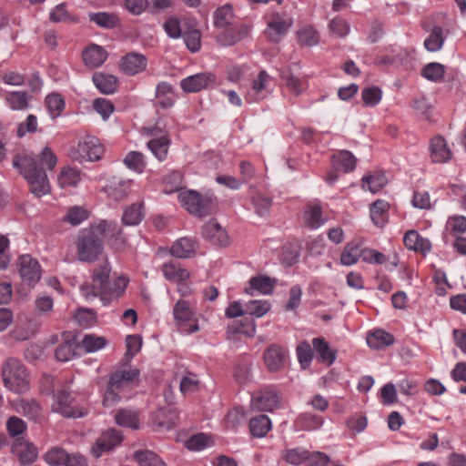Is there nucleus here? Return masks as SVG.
<instances>
[{
  "label": "nucleus",
  "instance_id": "25",
  "mask_svg": "<svg viewBox=\"0 0 466 466\" xmlns=\"http://www.w3.org/2000/svg\"><path fill=\"white\" fill-rule=\"evenodd\" d=\"M139 374L137 369L119 370L113 372L108 383L111 387H116L121 390L136 380Z\"/></svg>",
  "mask_w": 466,
  "mask_h": 466
},
{
  "label": "nucleus",
  "instance_id": "9",
  "mask_svg": "<svg viewBox=\"0 0 466 466\" xmlns=\"http://www.w3.org/2000/svg\"><path fill=\"white\" fill-rule=\"evenodd\" d=\"M18 272L22 280L28 286H35L41 279L39 262L29 254L19 257L17 261Z\"/></svg>",
  "mask_w": 466,
  "mask_h": 466
},
{
  "label": "nucleus",
  "instance_id": "56",
  "mask_svg": "<svg viewBox=\"0 0 466 466\" xmlns=\"http://www.w3.org/2000/svg\"><path fill=\"white\" fill-rule=\"evenodd\" d=\"M46 103L53 118L60 116L65 108V100L59 94H50L46 97Z\"/></svg>",
  "mask_w": 466,
  "mask_h": 466
},
{
  "label": "nucleus",
  "instance_id": "19",
  "mask_svg": "<svg viewBox=\"0 0 466 466\" xmlns=\"http://www.w3.org/2000/svg\"><path fill=\"white\" fill-rule=\"evenodd\" d=\"M198 248V242L190 238H181L175 241L170 248V254L178 258L193 257Z\"/></svg>",
  "mask_w": 466,
  "mask_h": 466
},
{
  "label": "nucleus",
  "instance_id": "52",
  "mask_svg": "<svg viewBox=\"0 0 466 466\" xmlns=\"http://www.w3.org/2000/svg\"><path fill=\"white\" fill-rule=\"evenodd\" d=\"M89 18L90 21L106 28H114L119 22L118 17L116 15L105 12L90 14Z\"/></svg>",
  "mask_w": 466,
  "mask_h": 466
},
{
  "label": "nucleus",
  "instance_id": "17",
  "mask_svg": "<svg viewBox=\"0 0 466 466\" xmlns=\"http://www.w3.org/2000/svg\"><path fill=\"white\" fill-rule=\"evenodd\" d=\"M217 35V41L223 46H233L242 40L248 34V28L237 25L235 23L226 28H221Z\"/></svg>",
  "mask_w": 466,
  "mask_h": 466
},
{
  "label": "nucleus",
  "instance_id": "10",
  "mask_svg": "<svg viewBox=\"0 0 466 466\" xmlns=\"http://www.w3.org/2000/svg\"><path fill=\"white\" fill-rule=\"evenodd\" d=\"M123 441L122 432L116 429H109L103 432L96 440L91 449L92 454L96 458H99L103 452L108 451L119 445Z\"/></svg>",
  "mask_w": 466,
  "mask_h": 466
},
{
  "label": "nucleus",
  "instance_id": "40",
  "mask_svg": "<svg viewBox=\"0 0 466 466\" xmlns=\"http://www.w3.org/2000/svg\"><path fill=\"white\" fill-rule=\"evenodd\" d=\"M133 458L139 466H166L155 452L148 450L136 451L133 453Z\"/></svg>",
  "mask_w": 466,
  "mask_h": 466
},
{
  "label": "nucleus",
  "instance_id": "34",
  "mask_svg": "<svg viewBox=\"0 0 466 466\" xmlns=\"http://www.w3.org/2000/svg\"><path fill=\"white\" fill-rule=\"evenodd\" d=\"M389 208V203L380 199L371 205L370 218L377 227L382 228L386 224Z\"/></svg>",
  "mask_w": 466,
  "mask_h": 466
},
{
  "label": "nucleus",
  "instance_id": "28",
  "mask_svg": "<svg viewBox=\"0 0 466 466\" xmlns=\"http://www.w3.org/2000/svg\"><path fill=\"white\" fill-rule=\"evenodd\" d=\"M363 256V250L360 244L357 241H351L346 244L340 255V263L344 266H351L359 261Z\"/></svg>",
  "mask_w": 466,
  "mask_h": 466
},
{
  "label": "nucleus",
  "instance_id": "23",
  "mask_svg": "<svg viewBox=\"0 0 466 466\" xmlns=\"http://www.w3.org/2000/svg\"><path fill=\"white\" fill-rule=\"evenodd\" d=\"M156 106L163 109L172 107L176 100L172 86L167 82L158 83L156 88Z\"/></svg>",
  "mask_w": 466,
  "mask_h": 466
},
{
  "label": "nucleus",
  "instance_id": "57",
  "mask_svg": "<svg viewBox=\"0 0 466 466\" xmlns=\"http://www.w3.org/2000/svg\"><path fill=\"white\" fill-rule=\"evenodd\" d=\"M86 218V211L78 206H75L67 210L66 214L63 218V221L67 222L72 226H77Z\"/></svg>",
  "mask_w": 466,
  "mask_h": 466
},
{
  "label": "nucleus",
  "instance_id": "36",
  "mask_svg": "<svg viewBox=\"0 0 466 466\" xmlns=\"http://www.w3.org/2000/svg\"><path fill=\"white\" fill-rule=\"evenodd\" d=\"M173 315L177 326L181 328L186 322L191 320L193 311L187 301L179 299L173 308Z\"/></svg>",
  "mask_w": 466,
  "mask_h": 466
},
{
  "label": "nucleus",
  "instance_id": "31",
  "mask_svg": "<svg viewBox=\"0 0 466 466\" xmlns=\"http://www.w3.org/2000/svg\"><path fill=\"white\" fill-rule=\"evenodd\" d=\"M131 180H119L111 182L105 187L106 193L116 201L123 200L130 192Z\"/></svg>",
  "mask_w": 466,
  "mask_h": 466
},
{
  "label": "nucleus",
  "instance_id": "47",
  "mask_svg": "<svg viewBox=\"0 0 466 466\" xmlns=\"http://www.w3.org/2000/svg\"><path fill=\"white\" fill-rule=\"evenodd\" d=\"M298 41L301 46H313L319 42L318 32L310 25L304 26L297 32Z\"/></svg>",
  "mask_w": 466,
  "mask_h": 466
},
{
  "label": "nucleus",
  "instance_id": "22",
  "mask_svg": "<svg viewBox=\"0 0 466 466\" xmlns=\"http://www.w3.org/2000/svg\"><path fill=\"white\" fill-rule=\"evenodd\" d=\"M248 283L249 286L245 289V292L251 296H254L256 292L269 295L275 287V279L261 275L251 278Z\"/></svg>",
  "mask_w": 466,
  "mask_h": 466
},
{
  "label": "nucleus",
  "instance_id": "55",
  "mask_svg": "<svg viewBox=\"0 0 466 466\" xmlns=\"http://www.w3.org/2000/svg\"><path fill=\"white\" fill-rule=\"evenodd\" d=\"M81 293L87 300L94 299L100 296L102 300H105L107 296V290L100 289V285L96 283H85L80 287Z\"/></svg>",
  "mask_w": 466,
  "mask_h": 466
},
{
  "label": "nucleus",
  "instance_id": "53",
  "mask_svg": "<svg viewBox=\"0 0 466 466\" xmlns=\"http://www.w3.org/2000/svg\"><path fill=\"white\" fill-rule=\"evenodd\" d=\"M445 70L443 65L435 62L426 65L421 71V75L425 78L433 82L441 81L443 78Z\"/></svg>",
  "mask_w": 466,
  "mask_h": 466
},
{
  "label": "nucleus",
  "instance_id": "27",
  "mask_svg": "<svg viewBox=\"0 0 466 466\" xmlns=\"http://www.w3.org/2000/svg\"><path fill=\"white\" fill-rule=\"evenodd\" d=\"M164 277L173 282L187 280L190 274L187 269L183 268L177 262H167L162 266Z\"/></svg>",
  "mask_w": 466,
  "mask_h": 466
},
{
  "label": "nucleus",
  "instance_id": "4",
  "mask_svg": "<svg viewBox=\"0 0 466 466\" xmlns=\"http://www.w3.org/2000/svg\"><path fill=\"white\" fill-rule=\"evenodd\" d=\"M178 198L189 213L198 217L211 215L216 210L217 204L215 199L202 197L193 190L180 192Z\"/></svg>",
  "mask_w": 466,
  "mask_h": 466
},
{
  "label": "nucleus",
  "instance_id": "45",
  "mask_svg": "<svg viewBox=\"0 0 466 466\" xmlns=\"http://www.w3.org/2000/svg\"><path fill=\"white\" fill-rule=\"evenodd\" d=\"M444 44L443 30L441 26H434L430 35L424 41L425 48L430 52L439 51Z\"/></svg>",
  "mask_w": 466,
  "mask_h": 466
},
{
  "label": "nucleus",
  "instance_id": "15",
  "mask_svg": "<svg viewBox=\"0 0 466 466\" xmlns=\"http://www.w3.org/2000/svg\"><path fill=\"white\" fill-rule=\"evenodd\" d=\"M269 81L270 76L266 71L259 72L258 77L253 80L251 88L247 92L246 100L252 103L266 98L269 93L268 89Z\"/></svg>",
  "mask_w": 466,
  "mask_h": 466
},
{
  "label": "nucleus",
  "instance_id": "30",
  "mask_svg": "<svg viewBox=\"0 0 466 466\" xmlns=\"http://www.w3.org/2000/svg\"><path fill=\"white\" fill-rule=\"evenodd\" d=\"M271 430V421L267 415H258L249 420V431L255 438H263Z\"/></svg>",
  "mask_w": 466,
  "mask_h": 466
},
{
  "label": "nucleus",
  "instance_id": "37",
  "mask_svg": "<svg viewBox=\"0 0 466 466\" xmlns=\"http://www.w3.org/2000/svg\"><path fill=\"white\" fill-rule=\"evenodd\" d=\"M304 220L309 228L312 229L319 228L325 222L321 207L318 204L309 205L304 212Z\"/></svg>",
  "mask_w": 466,
  "mask_h": 466
},
{
  "label": "nucleus",
  "instance_id": "13",
  "mask_svg": "<svg viewBox=\"0 0 466 466\" xmlns=\"http://www.w3.org/2000/svg\"><path fill=\"white\" fill-rule=\"evenodd\" d=\"M287 87L294 95H300L307 88V81L298 65H292L281 73Z\"/></svg>",
  "mask_w": 466,
  "mask_h": 466
},
{
  "label": "nucleus",
  "instance_id": "59",
  "mask_svg": "<svg viewBox=\"0 0 466 466\" xmlns=\"http://www.w3.org/2000/svg\"><path fill=\"white\" fill-rule=\"evenodd\" d=\"M270 309V304L266 300H250L246 304V313L260 318Z\"/></svg>",
  "mask_w": 466,
  "mask_h": 466
},
{
  "label": "nucleus",
  "instance_id": "7",
  "mask_svg": "<svg viewBox=\"0 0 466 466\" xmlns=\"http://www.w3.org/2000/svg\"><path fill=\"white\" fill-rule=\"evenodd\" d=\"M52 410L67 418H81L86 414L66 390H58L54 394Z\"/></svg>",
  "mask_w": 466,
  "mask_h": 466
},
{
  "label": "nucleus",
  "instance_id": "43",
  "mask_svg": "<svg viewBox=\"0 0 466 466\" xmlns=\"http://www.w3.org/2000/svg\"><path fill=\"white\" fill-rule=\"evenodd\" d=\"M124 164L129 169L138 174H141L147 167L144 155L138 151H131L127 153L124 158Z\"/></svg>",
  "mask_w": 466,
  "mask_h": 466
},
{
  "label": "nucleus",
  "instance_id": "33",
  "mask_svg": "<svg viewBox=\"0 0 466 466\" xmlns=\"http://www.w3.org/2000/svg\"><path fill=\"white\" fill-rule=\"evenodd\" d=\"M110 272L111 267L107 258L102 259L93 271L92 282L100 285V289L107 290Z\"/></svg>",
  "mask_w": 466,
  "mask_h": 466
},
{
  "label": "nucleus",
  "instance_id": "51",
  "mask_svg": "<svg viewBox=\"0 0 466 466\" xmlns=\"http://www.w3.org/2000/svg\"><path fill=\"white\" fill-rule=\"evenodd\" d=\"M229 329L236 333L244 334L248 337H253L256 333V325L252 318H245L239 321H234Z\"/></svg>",
  "mask_w": 466,
  "mask_h": 466
},
{
  "label": "nucleus",
  "instance_id": "39",
  "mask_svg": "<svg viewBox=\"0 0 466 466\" xmlns=\"http://www.w3.org/2000/svg\"><path fill=\"white\" fill-rule=\"evenodd\" d=\"M332 163L335 168L341 167L344 172H350L356 167V157L347 150H342L333 155Z\"/></svg>",
  "mask_w": 466,
  "mask_h": 466
},
{
  "label": "nucleus",
  "instance_id": "6",
  "mask_svg": "<svg viewBox=\"0 0 466 466\" xmlns=\"http://www.w3.org/2000/svg\"><path fill=\"white\" fill-rule=\"evenodd\" d=\"M281 396L272 386H268L254 392L251 399V408L258 411H272L279 407Z\"/></svg>",
  "mask_w": 466,
  "mask_h": 466
},
{
  "label": "nucleus",
  "instance_id": "64",
  "mask_svg": "<svg viewBox=\"0 0 466 466\" xmlns=\"http://www.w3.org/2000/svg\"><path fill=\"white\" fill-rule=\"evenodd\" d=\"M19 409L25 416L32 420L38 418L41 413V408L35 400H21Z\"/></svg>",
  "mask_w": 466,
  "mask_h": 466
},
{
  "label": "nucleus",
  "instance_id": "58",
  "mask_svg": "<svg viewBox=\"0 0 466 466\" xmlns=\"http://www.w3.org/2000/svg\"><path fill=\"white\" fill-rule=\"evenodd\" d=\"M106 345V339L104 337L93 334L86 335L82 339V346L86 352H95L103 349Z\"/></svg>",
  "mask_w": 466,
  "mask_h": 466
},
{
  "label": "nucleus",
  "instance_id": "44",
  "mask_svg": "<svg viewBox=\"0 0 466 466\" xmlns=\"http://www.w3.org/2000/svg\"><path fill=\"white\" fill-rule=\"evenodd\" d=\"M68 453L61 447H53L44 454L45 461L50 466L65 465Z\"/></svg>",
  "mask_w": 466,
  "mask_h": 466
},
{
  "label": "nucleus",
  "instance_id": "32",
  "mask_svg": "<svg viewBox=\"0 0 466 466\" xmlns=\"http://www.w3.org/2000/svg\"><path fill=\"white\" fill-rule=\"evenodd\" d=\"M369 347L374 350H380L394 343L393 336L382 329H376L367 337Z\"/></svg>",
  "mask_w": 466,
  "mask_h": 466
},
{
  "label": "nucleus",
  "instance_id": "38",
  "mask_svg": "<svg viewBox=\"0 0 466 466\" xmlns=\"http://www.w3.org/2000/svg\"><path fill=\"white\" fill-rule=\"evenodd\" d=\"M312 345L320 361L326 362L329 365L335 361L336 354L330 350L328 342L325 341L324 339L315 338L312 340Z\"/></svg>",
  "mask_w": 466,
  "mask_h": 466
},
{
  "label": "nucleus",
  "instance_id": "20",
  "mask_svg": "<svg viewBox=\"0 0 466 466\" xmlns=\"http://www.w3.org/2000/svg\"><path fill=\"white\" fill-rule=\"evenodd\" d=\"M431 158L434 163H445L451 157V151L441 136H435L430 143Z\"/></svg>",
  "mask_w": 466,
  "mask_h": 466
},
{
  "label": "nucleus",
  "instance_id": "62",
  "mask_svg": "<svg viewBox=\"0 0 466 466\" xmlns=\"http://www.w3.org/2000/svg\"><path fill=\"white\" fill-rule=\"evenodd\" d=\"M76 345L74 341L60 344L55 351L56 359L59 361H67L76 354Z\"/></svg>",
  "mask_w": 466,
  "mask_h": 466
},
{
  "label": "nucleus",
  "instance_id": "21",
  "mask_svg": "<svg viewBox=\"0 0 466 466\" xmlns=\"http://www.w3.org/2000/svg\"><path fill=\"white\" fill-rule=\"evenodd\" d=\"M407 248L426 254L431 249V243L428 238H422L416 230H409L403 237Z\"/></svg>",
  "mask_w": 466,
  "mask_h": 466
},
{
  "label": "nucleus",
  "instance_id": "60",
  "mask_svg": "<svg viewBox=\"0 0 466 466\" xmlns=\"http://www.w3.org/2000/svg\"><path fill=\"white\" fill-rule=\"evenodd\" d=\"M16 449L23 463H31L37 458V449L33 444L18 443Z\"/></svg>",
  "mask_w": 466,
  "mask_h": 466
},
{
  "label": "nucleus",
  "instance_id": "49",
  "mask_svg": "<svg viewBox=\"0 0 466 466\" xmlns=\"http://www.w3.org/2000/svg\"><path fill=\"white\" fill-rule=\"evenodd\" d=\"M298 422L303 430L315 431L322 426L323 418L316 414L305 412L299 416Z\"/></svg>",
  "mask_w": 466,
  "mask_h": 466
},
{
  "label": "nucleus",
  "instance_id": "35",
  "mask_svg": "<svg viewBox=\"0 0 466 466\" xmlns=\"http://www.w3.org/2000/svg\"><path fill=\"white\" fill-rule=\"evenodd\" d=\"M235 23L234 15L229 5L218 7L214 13V25L218 29L226 28Z\"/></svg>",
  "mask_w": 466,
  "mask_h": 466
},
{
  "label": "nucleus",
  "instance_id": "24",
  "mask_svg": "<svg viewBox=\"0 0 466 466\" xmlns=\"http://www.w3.org/2000/svg\"><path fill=\"white\" fill-rule=\"evenodd\" d=\"M106 52L104 48L96 45L86 47L83 52L85 64L92 68L101 66L106 61Z\"/></svg>",
  "mask_w": 466,
  "mask_h": 466
},
{
  "label": "nucleus",
  "instance_id": "61",
  "mask_svg": "<svg viewBox=\"0 0 466 466\" xmlns=\"http://www.w3.org/2000/svg\"><path fill=\"white\" fill-rule=\"evenodd\" d=\"M309 451L304 448H294L285 451L284 460L293 465H299L303 461H307Z\"/></svg>",
  "mask_w": 466,
  "mask_h": 466
},
{
  "label": "nucleus",
  "instance_id": "5",
  "mask_svg": "<svg viewBox=\"0 0 466 466\" xmlns=\"http://www.w3.org/2000/svg\"><path fill=\"white\" fill-rule=\"evenodd\" d=\"M293 20L287 14L273 13L267 24L265 35L272 43H279L291 28Z\"/></svg>",
  "mask_w": 466,
  "mask_h": 466
},
{
  "label": "nucleus",
  "instance_id": "8",
  "mask_svg": "<svg viewBox=\"0 0 466 466\" xmlns=\"http://www.w3.org/2000/svg\"><path fill=\"white\" fill-rule=\"evenodd\" d=\"M98 225L102 239L106 238L112 248L121 251L127 247V239L116 222L104 219L100 220Z\"/></svg>",
  "mask_w": 466,
  "mask_h": 466
},
{
  "label": "nucleus",
  "instance_id": "12",
  "mask_svg": "<svg viewBox=\"0 0 466 466\" xmlns=\"http://www.w3.org/2000/svg\"><path fill=\"white\" fill-rule=\"evenodd\" d=\"M201 235L212 245L227 247L229 244V237L226 229L216 220H210L203 225Z\"/></svg>",
  "mask_w": 466,
  "mask_h": 466
},
{
  "label": "nucleus",
  "instance_id": "41",
  "mask_svg": "<svg viewBox=\"0 0 466 466\" xmlns=\"http://www.w3.org/2000/svg\"><path fill=\"white\" fill-rule=\"evenodd\" d=\"M170 140L167 137L163 136L158 138L151 139L147 142V147L153 155L159 160L166 159L168 153Z\"/></svg>",
  "mask_w": 466,
  "mask_h": 466
},
{
  "label": "nucleus",
  "instance_id": "16",
  "mask_svg": "<svg viewBox=\"0 0 466 466\" xmlns=\"http://www.w3.org/2000/svg\"><path fill=\"white\" fill-rule=\"evenodd\" d=\"M147 65V57L138 53H128L120 60V68L127 76H135L143 72Z\"/></svg>",
  "mask_w": 466,
  "mask_h": 466
},
{
  "label": "nucleus",
  "instance_id": "46",
  "mask_svg": "<svg viewBox=\"0 0 466 466\" xmlns=\"http://www.w3.org/2000/svg\"><path fill=\"white\" fill-rule=\"evenodd\" d=\"M177 419L175 411L160 410L157 412L154 422L161 429L170 430L177 424Z\"/></svg>",
  "mask_w": 466,
  "mask_h": 466
},
{
  "label": "nucleus",
  "instance_id": "11",
  "mask_svg": "<svg viewBox=\"0 0 466 466\" xmlns=\"http://www.w3.org/2000/svg\"><path fill=\"white\" fill-rule=\"evenodd\" d=\"M264 362L270 372H279L285 367L288 352L279 344L268 346L263 355Z\"/></svg>",
  "mask_w": 466,
  "mask_h": 466
},
{
  "label": "nucleus",
  "instance_id": "3",
  "mask_svg": "<svg viewBox=\"0 0 466 466\" xmlns=\"http://www.w3.org/2000/svg\"><path fill=\"white\" fill-rule=\"evenodd\" d=\"M2 378L5 386L10 390L21 394L29 389V378L25 367L20 360L9 358L2 367Z\"/></svg>",
  "mask_w": 466,
  "mask_h": 466
},
{
  "label": "nucleus",
  "instance_id": "63",
  "mask_svg": "<svg viewBox=\"0 0 466 466\" xmlns=\"http://www.w3.org/2000/svg\"><path fill=\"white\" fill-rule=\"evenodd\" d=\"M187 47L191 52H198L201 46V33L198 29H189L183 34Z\"/></svg>",
  "mask_w": 466,
  "mask_h": 466
},
{
  "label": "nucleus",
  "instance_id": "54",
  "mask_svg": "<svg viewBox=\"0 0 466 466\" xmlns=\"http://www.w3.org/2000/svg\"><path fill=\"white\" fill-rule=\"evenodd\" d=\"M79 180L78 171L70 167H64L58 176V183L62 187L76 186Z\"/></svg>",
  "mask_w": 466,
  "mask_h": 466
},
{
  "label": "nucleus",
  "instance_id": "29",
  "mask_svg": "<svg viewBox=\"0 0 466 466\" xmlns=\"http://www.w3.org/2000/svg\"><path fill=\"white\" fill-rule=\"evenodd\" d=\"M93 82L103 94L110 95L117 89V79L112 75L96 73L93 76Z\"/></svg>",
  "mask_w": 466,
  "mask_h": 466
},
{
  "label": "nucleus",
  "instance_id": "1",
  "mask_svg": "<svg viewBox=\"0 0 466 466\" xmlns=\"http://www.w3.org/2000/svg\"><path fill=\"white\" fill-rule=\"evenodd\" d=\"M56 163L57 158L48 147H44L37 157L24 154L13 160V166L20 170L28 182L31 192L37 198L50 192L49 181L43 167L52 170Z\"/></svg>",
  "mask_w": 466,
  "mask_h": 466
},
{
  "label": "nucleus",
  "instance_id": "48",
  "mask_svg": "<svg viewBox=\"0 0 466 466\" xmlns=\"http://www.w3.org/2000/svg\"><path fill=\"white\" fill-rule=\"evenodd\" d=\"M362 187L372 193L379 192L388 182L387 177L382 173L366 176L362 178Z\"/></svg>",
  "mask_w": 466,
  "mask_h": 466
},
{
  "label": "nucleus",
  "instance_id": "2",
  "mask_svg": "<svg viewBox=\"0 0 466 466\" xmlns=\"http://www.w3.org/2000/svg\"><path fill=\"white\" fill-rule=\"evenodd\" d=\"M101 235L98 223L79 232L76 245V255L80 261L93 263L98 259L104 249Z\"/></svg>",
  "mask_w": 466,
  "mask_h": 466
},
{
  "label": "nucleus",
  "instance_id": "50",
  "mask_svg": "<svg viewBox=\"0 0 466 466\" xmlns=\"http://www.w3.org/2000/svg\"><path fill=\"white\" fill-rule=\"evenodd\" d=\"M5 100L13 110H25L28 107L26 92L15 91L7 93Z\"/></svg>",
  "mask_w": 466,
  "mask_h": 466
},
{
  "label": "nucleus",
  "instance_id": "18",
  "mask_svg": "<svg viewBox=\"0 0 466 466\" xmlns=\"http://www.w3.org/2000/svg\"><path fill=\"white\" fill-rule=\"evenodd\" d=\"M78 152L83 158L89 161H96L100 159L104 153V147L100 145L96 137H86L83 141L78 143Z\"/></svg>",
  "mask_w": 466,
  "mask_h": 466
},
{
  "label": "nucleus",
  "instance_id": "42",
  "mask_svg": "<svg viewBox=\"0 0 466 466\" xmlns=\"http://www.w3.org/2000/svg\"><path fill=\"white\" fill-rule=\"evenodd\" d=\"M116 423L122 427H127L132 430L139 429V420L135 411L120 410L115 415Z\"/></svg>",
  "mask_w": 466,
  "mask_h": 466
},
{
  "label": "nucleus",
  "instance_id": "14",
  "mask_svg": "<svg viewBox=\"0 0 466 466\" xmlns=\"http://www.w3.org/2000/svg\"><path fill=\"white\" fill-rule=\"evenodd\" d=\"M215 80L216 76L211 73H199L182 79L180 86L187 93H196L208 88Z\"/></svg>",
  "mask_w": 466,
  "mask_h": 466
},
{
  "label": "nucleus",
  "instance_id": "26",
  "mask_svg": "<svg viewBox=\"0 0 466 466\" xmlns=\"http://www.w3.org/2000/svg\"><path fill=\"white\" fill-rule=\"evenodd\" d=\"M143 203H134L124 209L122 223L126 226H137L144 218Z\"/></svg>",
  "mask_w": 466,
  "mask_h": 466
}]
</instances>
